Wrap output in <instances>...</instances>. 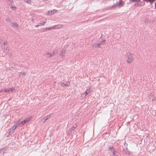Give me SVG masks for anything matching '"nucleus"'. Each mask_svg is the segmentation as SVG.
<instances>
[{
  "label": "nucleus",
  "instance_id": "nucleus-19",
  "mask_svg": "<svg viewBox=\"0 0 156 156\" xmlns=\"http://www.w3.org/2000/svg\"><path fill=\"white\" fill-rule=\"evenodd\" d=\"M24 1L28 4H30L31 2V0H24Z\"/></svg>",
  "mask_w": 156,
  "mask_h": 156
},
{
  "label": "nucleus",
  "instance_id": "nucleus-1",
  "mask_svg": "<svg viewBox=\"0 0 156 156\" xmlns=\"http://www.w3.org/2000/svg\"><path fill=\"white\" fill-rule=\"evenodd\" d=\"M133 55L130 52H128L127 53L126 55V61L128 63H131L133 59Z\"/></svg>",
  "mask_w": 156,
  "mask_h": 156
},
{
  "label": "nucleus",
  "instance_id": "nucleus-36",
  "mask_svg": "<svg viewBox=\"0 0 156 156\" xmlns=\"http://www.w3.org/2000/svg\"><path fill=\"white\" fill-rule=\"evenodd\" d=\"M155 8L156 9V3L155 4Z\"/></svg>",
  "mask_w": 156,
  "mask_h": 156
},
{
  "label": "nucleus",
  "instance_id": "nucleus-6",
  "mask_svg": "<svg viewBox=\"0 0 156 156\" xmlns=\"http://www.w3.org/2000/svg\"><path fill=\"white\" fill-rule=\"evenodd\" d=\"M66 51V49L65 48H62L61 51V52L59 54V55H61L62 57L63 56H64Z\"/></svg>",
  "mask_w": 156,
  "mask_h": 156
},
{
  "label": "nucleus",
  "instance_id": "nucleus-25",
  "mask_svg": "<svg viewBox=\"0 0 156 156\" xmlns=\"http://www.w3.org/2000/svg\"><path fill=\"white\" fill-rule=\"evenodd\" d=\"M155 0H149V2L152 4Z\"/></svg>",
  "mask_w": 156,
  "mask_h": 156
},
{
  "label": "nucleus",
  "instance_id": "nucleus-20",
  "mask_svg": "<svg viewBox=\"0 0 156 156\" xmlns=\"http://www.w3.org/2000/svg\"><path fill=\"white\" fill-rule=\"evenodd\" d=\"M113 147V146L109 147L108 150H110L111 151H113V150H114Z\"/></svg>",
  "mask_w": 156,
  "mask_h": 156
},
{
  "label": "nucleus",
  "instance_id": "nucleus-10",
  "mask_svg": "<svg viewBox=\"0 0 156 156\" xmlns=\"http://www.w3.org/2000/svg\"><path fill=\"white\" fill-rule=\"evenodd\" d=\"M57 11V10L54 9L53 10H51L48 12V13L50 15H51L53 14L55 12Z\"/></svg>",
  "mask_w": 156,
  "mask_h": 156
},
{
  "label": "nucleus",
  "instance_id": "nucleus-34",
  "mask_svg": "<svg viewBox=\"0 0 156 156\" xmlns=\"http://www.w3.org/2000/svg\"><path fill=\"white\" fill-rule=\"evenodd\" d=\"M149 0H143L144 1H147V2L149 1Z\"/></svg>",
  "mask_w": 156,
  "mask_h": 156
},
{
  "label": "nucleus",
  "instance_id": "nucleus-27",
  "mask_svg": "<svg viewBox=\"0 0 156 156\" xmlns=\"http://www.w3.org/2000/svg\"><path fill=\"white\" fill-rule=\"evenodd\" d=\"M117 5H118V4H115L113 5H112V6H111V7H112V8L115 7Z\"/></svg>",
  "mask_w": 156,
  "mask_h": 156
},
{
  "label": "nucleus",
  "instance_id": "nucleus-32",
  "mask_svg": "<svg viewBox=\"0 0 156 156\" xmlns=\"http://www.w3.org/2000/svg\"><path fill=\"white\" fill-rule=\"evenodd\" d=\"M2 45H3L4 46H5V43L4 42L2 44Z\"/></svg>",
  "mask_w": 156,
  "mask_h": 156
},
{
  "label": "nucleus",
  "instance_id": "nucleus-7",
  "mask_svg": "<svg viewBox=\"0 0 156 156\" xmlns=\"http://www.w3.org/2000/svg\"><path fill=\"white\" fill-rule=\"evenodd\" d=\"M14 90V89L13 88H9V89H5L4 90V91L5 92H9L10 91L12 92Z\"/></svg>",
  "mask_w": 156,
  "mask_h": 156
},
{
  "label": "nucleus",
  "instance_id": "nucleus-4",
  "mask_svg": "<svg viewBox=\"0 0 156 156\" xmlns=\"http://www.w3.org/2000/svg\"><path fill=\"white\" fill-rule=\"evenodd\" d=\"M76 126L77 125L76 124H74L73 126L69 129L68 132V134H71L74 131L75 129L76 128Z\"/></svg>",
  "mask_w": 156,
  "mask_h": 156
},
{
  "label": "nucleus",
  "instance_id": "nucleus-5",
  "mask_svg": "<svg viewBox=\"0 0 156 156\" xmlns=\"http://www.w3.org/2000/svg\"><path fill=\"white\" fill-rule=\"evenodd\" d=\"M17 126V123L16 125H14L13 126V127L11 128L10 129V131L9 132V133H12L14 132L15 129L18 126Z\"/></svg>",
  "mask_w": 156,
  "mask_h": 156
},
{
  "label": "nucleus",
  "instance_id": "nucleus-12",
  "mask_svg": "<svg viewBox=\"0 0 156 156\" xmlns=\"http://www.w3.org/2000/svg\"><path fill=\"white\" fill-rule=\"evenodd\" d=\"M90 91V89L87 90H86V91L84 92L83 94H84L85 96H86L88 94Z\"/></svg>",
  "mask_w": 156,
  "mask_h": 156
},
{
  "label": "nucleus",
  "instance_id": "nucleus-13",
  "mask_svg": "<svg viewBox=\"0 0 156 156\" xmlns=\"http://www.w3.org/2000/svg\"><path fill=\"white\" fill-rule=\"evenodd\" d=\"M5 20L8 23H9L10 24H12V21L9 18H6L5 19Z\"/></svg>",
  "mask_w": 156,
  "mask_h": 156
},
{
  "label": "nucleus",
  "instance_id": "nucleus-28",
  "mask_svg": "<svg viewBox=\"0 0 156 156\" xmlns=\"http://www.w3.org/2000/svg\"><path fill=\"white\" fill-rule=\"evenodd\" d=\"M10 3H11L13 2V0H8Z\"/></svg>",
  "mask_w": 156,
  "mask_h": 156
},
{
  "label": "nucleus",
  "instance_id": "nucleus-29",
  "mask_svg": "<svg viewBox=\"0 0 156 156\" xmlns=\"http://www.w3.org/2000/svg\"><path fill=\"white\" fill-rule=\"evenodd\" d=\"M50 115H48L47 116L45 117H46V118H47V119H49L50 118Z\"/></svg>",
  "mask_w": 156,
  "mask_h": 156
},
{
  "label": "nucleus",
  "instance_id": "nucleus-31",
  "mask_svg": "<svg viewBox=\"0 0 156 156\" xmlns=\"http://www.w3.org/2000/svg\"><path fill=\"white\" fill-rule=\"evenodd\" d=\"M55 53V51H54L53 52V53L52 54H52V56H53L54 54Z\"/></svg>",
  "mask_w": 156,
  "mask_h": 156
},
{
  "label": "nucleus",
  "instance_id": "nucleus-38",
  "mask_svg": "<svg viewBox=\"0 0 156 156\" xmlns=\"http://www.w3.org/2000/svg\"><path fill=\"white\" fill-rule=\"evenodd\" d=\"M67 137H65V138L66 139V138H67Z\"/></svg>",
  "mask_w": 156,
  "mask_h": 156
},
{
  "label": "nucleus",
  "instance_id": "nucleus-33",
  "mask_svg": "<svg viewBox=\"0 0 156 156\" xmlns=\"http://www.w3.org/2000/svg\"><path fill=\"white\" fill-rule=\"evenodd\" d=\"M46 20L44 21L43 23H44V24H45V23L46 22Z\"/></svg>",
  "mask_w": 156,
  "mask_h": 156
},
{
  "label": "nucleus",
  "instance_id": "nucleus-35",
  "mask_svg": "<svg viewBox=\"0 0 156 156\" xmlns=\"http://www.w3.org/2000/svg\"><path fill=\"white\" fill-rule=\"evenodd\" d=\"M39 26V24H38V25H36V26H35V27H38Z\"/></svg>",
  "mask_w": 156,
  "mask_h": 156
},
{
  "label": "nucleus",
  "instance_id": "nucleus-8",
  "mask_svg": "<svg viewBox=\"0 0 156 156\" xmlns=\"http://www.w3.org/2000/svg\"><path fill=\"white\" fill-rule=\"evenodd\" d=\"M138 3L137 4H135V6H139L140 5H144L145 4V3L143 2H140V1H138Z\"/></svg>",
  "mask_w": 156,
  "mask_h": 156
},
{
  "label": "nucleus",
  "instance_id": "nucleus-23",
  "mask_svg": "<svg viewBox=\"0 0 156 156\" xmlns=\"http://www.w3.org/2000/svg\"><path fill=\"white\" fill-rule=\"evenodd\" d=\"M70 84V83L69 82H66L65 84H64V85L65 86H69Z\"/></svg>",
  "mask_w": 156,
  "mask_h": 156
},
{
  "label": "nucleus",
  "instance_id": "nucleus-26",
  "mask_svg": "<svg viewBox=\"0 0 156 156\" xmlns=\"http://www.w3.org/2000/svg\"><path fill=\"white\" fill-rule=\"evenodd\" d=\"M21 73L22 75H24L26 74V73H25V72L24 71H21Z\"/></svg>",
  "mask_w": 156,
  "mask_h": 156
},
{
  "label": "nucleus",
  "instance_id": "nucleus-30",
  "mask_svg": "<svg viewBox=\"0 0 156 156\" xmlns=\"http://www.w3.org/2000/svg\"><path fill=\"white\" fill-rule=\"evenodd\" d=\"M39 25H44V23H39Z\"/></svg>",
  "mask_w": 156,
  "mask_h": 156
},
{
  "label": "nucleus",
  "instance_id": "nucleus-15",
  "mask_svg": "<svg viewBox=\"0 0 156 156\" xmlns=\"http://www.w3.org/2000/svg\"><path fill=\"white\" fill-rule=\"evenodd\" d=\"M118 4V5H119V6L122 5L123 4V2L121 0H119L118 3L117 4Z\"/></svg>",
  "mask_w": 156,
  "mask_h": 156
},
{
  "label": "nucleus",
  "instance_id": "nucleus-37",
  "mask_svg": "<svg viewBox=\"0 0 156 156\" xmlns=\"http://www.w3.org/2000/svg\"><path fill=\"white\" fill-rule=\"evenodd\" d=\"M11 7L13 8H14V7L13 6H12Z\"/></svg>",
  "mask_w": 156,
  "mask_h": 156
},
{
  "label": "nucleus",
  "instance_id": "nucleus-17",
  "mask_svg": "<svg viewBox=\"0 0 156 156\" xmlns=\"http://www.w3.org/2000/svg\"><path fill=\"white\" fill-rule=\"evenodd\" d=\"M46 55L47 58H49L50 57L52 56V55L50 54L49 53H47Z\"/></svg>",
  "mask_w": 156,
  "mask_h": 156
},
{
  "label": "nucleus",
  "instance_id": "nucleus-3",
  "mask_svg": "<svg viewBox=\"0 0 156 156\" xmlns=\"http://www.w3.org/2000/svg\"><path fill=\"white\" fill-rule=\"evenodd\" d=\"M156 144V141H155L154 143H152L148 146V148L150 149V151H153L154 150L156 149V146H155Z\"/></svg>",
  "mask_w": 156,
  "mask_h": 156
},
{
  "label": "nucleus",
  "instance_id": "nucleus-24",
  "mask_svg": "<svg viewBox=\"0 0 156 156\" xmlns=\"http://www.w3.org/2000/svg\"><path fill=\"white\" fill-rule=\"evenodd\" d=\"M53 29V27H47V28H46V30H52Z\"/></svg>",
  "mask_w": 156,
  "mask_h": 156
},
{
  "label": "nucleus",
  "instance_id": "nucleus-2",
  "mask_svg": "<svg viewBox=\"0 0 156 156\" xmlns=\"http://www.w3.org/2000/svg\"><path fill=\"white\" fill-rule=\"evenodd\" d=\"M30 119L29 118H28L24 120L23 121H20V120L16 122V123L17 124V126H21L23 125L25 123L30 120Z\"/></svg>",
  "mask_w": 156,
  "mask_h": 156
},
{
  "label": "nucleus",
  "instance_id": "nucleus-11",
  "mask_svg": "<svg viewBox=\"0 0 156 156\" xmlns=\"http://www.w3.org/2000/svg\"><path fill=\"white\" fill-rule=\"evenodd\" d=\"M61 27V25L60 24H58L55 25H54L53 27V29H57Z\"/></svg>",
  "mask_w": 156,
  "mask_h": 156
},
{
  "label": "nucleus",
  "instance_id": "nucleus-14",
  "mask_svg": "<svg viewBox=\"0 0 156 156\" xmlns=\"http://www.w3.org/2000/svg\"><path fill=\"white\" fill-rule=\"evenodd\" d=\"M106 41L105 40H102V41H99L98 44L100 46L101 44H105V42Z\"/></svg>",
  "mask_w": 156,
  "mask_h": 156
},
{
  "label": "nucleus",
  "instance_id": "nucleus-9",
  "mask_svg": "<svg viewBox=\"0 0 156 156\" xmlns=\"http://www.w3.org/2000/svg\"><path fill=\"white\" fill-rule=\"evenodd\" d=\"M11 26L13 27L14 29H17L18 27V24L16 22L12 23V24H11Z\"/></svg>",
  "mask_w": 156,
  "mask_h": 156
},
{
  "label": "nucleus",
  "instance_id": "nucleus-16",
  "mask_svg": "<svg viewBox=\"0 0 156 156\" xmlns=\"http://www.w3.org/2000/svg\"><path fill=\"white\" fill-rule=\"evenodd\" d=\"M111 152H112V154L113 156H118L116 152L114 150H113V151H112Z\"/></svg>",
  "mask_w": 156,
  "mask_h": 156
},
{
  "label": "nucleus",
  "instance_id": "nucleus-21",
  "mask_svg": "<svg viewBox=\"0 0 156 156\" xmlns=\"http://www.w3.org/2000/svg\"><path fill=\"white\" fill-rule=\"evenodd\" d=\"M47 119V118H46L45 117H43L42 119V120L44 121L43 123Z\"/></svg>",
  "mask_w": 156,
  "mask_h": 156
},
{
  "label": "nucleus",
  "instance_id": "nucleus-22",
  "mask_svg": "<svg viewBox=\"0 0 156 156\" xmlns=\"http://www.w3.org/2000/svg\"><path fill=\"white\" fill-rule=\"evenodd\" d=\"M124 153L126 154L127 156H129V152H128L127 151H125Z\"/></svg>",
  "mask_w": 156,
  "mask_h": 156
},
{
  "label": "nucleus",
  "instance_id": "nucleus-18",
  "mask_svg": "<svg viewBox=\"0 0 156 156\" xmlns=\"http://www.w3.org/2000/svg\"><path fill=\"white\" fill-rule=\"evenodd\" d=\"M94 48H98L99 47H100V45L98 43V44H95L94 45Z\"/></svg>",
  "mask_w": 156,
  "mask_h": 156
}]
</instances>
